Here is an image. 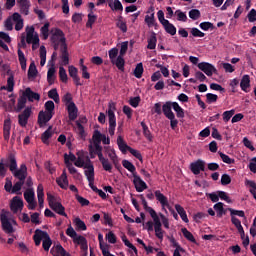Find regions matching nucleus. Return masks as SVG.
Returning <instances> with one entry per match:
<instances>
[{"instance_id":"nucleus-47","label":"nucleus","mask_w":256,"mask_h":256,"mask_svg":"<svg viewBox=\"0 0 256 256\" xmlns=\"http://www.w3.org/2000/svg\"><path fill=\"white\" fill-rule=\"evenodd\" d=\"M181 232L185 239H187V241H190V243H197V240H195V236H193V234L189 230H187V228H182Z\"/></svg>"},{"instance_id":"nucleus-34","label":"nucleus","mask_w":256,"mask_h":256,"mask_svg":"<svg viewBox=\"0 0 256 256\" xmlns=\"http://www.w3.org/2000/svg\"><path fill=\"white\" fill-rule=\"evenodd\" d=\"M27 105V98L25 97L24 94L18 98V103H17V108L16 112L21 113L23 109H25V106Z\"/></svg>"},{"instance_id":"nucleus-5","label":"nucleus","mask_w":256,"mask_h":256,"mask_svg":"<svg viewBox=\"0 0 256 256\" xmlns=\"http://www.w3.org/2000/svg\"><path fill=\"white\" fill-rule=\"evenodd\" d=\"M198 69L205 73L207 77H213V73H217V68L213 66V64L209 62H201L197 65Z\"/></svg>"},{"instance_id":"nucleus-10","label":"nucleus","mask_w":256,"mask_h":256,"mask_svg":"<svg viewBox=\"0 0 256 256\" xmlns=\"http://www.w3.org/2000/svg\"><path fill=\"white\" fill-rule=\"evenodd\" d=\"M53 115L49 112H45V111H40L38 114V125L39 127H45V125H47V123H49L50 119H53Z\"/></svg>"},{"instance_id":"nucleus-29","label":"nucleus","mask_w":256,"mask_h":256,"mask_svg":"<svg viewBox=\"0 0 256 256\" xmlns=\"http://www.w3.org/2000/svg\"><path fill=\"white\" fill-rule=\"evenodd\" d=\"M44 239L42 242V247L44 249V251H49V249H51V245H53V241L51 240V237L49 236V234L46 233H42Z\"/></svg>"},{"instance_id":"nucleus-16","label":"nucleus","mask_w":256,"mask_h":256,"mask_svg":"<svg viewBox=\"0 0 256 256\" xmlns=\"http://www.w3.org/2000/svg\"><path fill=\"white\" fill-rule=\"evenodd\" d=\"M67 111L69 120L75 121V119H77V113H79V109L77 108V105H75V102H71L67 105Z\"/></svg>"},{"instance_id":"nucleus-6","label":"nucleus","mask_w":256,"mask_h":256,"mask_svg":"<svg viewBox=\"0 0 256 256\" xmlns=\"http://www.w3.org/2000/svg\"><path fill=\"white\" fill-rule=\"evenodd\" d=\"M65 41V38L60 39V43H62L60 56L62 67L69 65V52L67 51V44L65 43Z\"/></svg>"},{"instance_id":"nucleus-49","label":"nucleus","mask_w":256,"mask_h":256,"mask_svg":"<svg viewBox=\"0 0 256 256\" xmlns=\"http://www.w3.org/2000/svg\"><path fill=\"white\" fill-rule=\"evenodd\" d=\"M24 199L26 202L35 201V191H33V188H29L24 192Z\"/></svg>"},{"instance_id":"nucleus-54","label":"nucleus","mask_w":256,"mask_h":256,"mask_svg":"<svg viewBox=\"0 0 256 256\" xmlns=\"http://www.w3.org/2000/svg\"><path fill=\"white\" fill-rule=\"evenodd\" d=\"M47 81L49 85H53V83H55V67H51L48 69Z\"/></svg>"},{"instance_id":"nucleus-63","label":"nucleus","mask_w":256,"mask_h":256,"mask_svg":"<svg viewBox=\"0 0 256 256\" xmlns=\"http://www.w3.org/2000/svg\"><path fill=\"white\" fill-rule=\"evenodd\" d=\"M59 77L62 83H67L68 77H67V71L63 66L59 67Z\"/></svg>"},{"instance_id":"nucleus-18","label":"nucleus","mask_w":256,"mask_h":256,"mask_svg":"<svg viewBox=\"0 0 256 256\" xmlns=\"http://www.w3.org/2000/svg\"><path fill=\"white\" fill-rule=\"evenodd\" d=\"M173 102L167 101L162 105V113L168 119L169 117H173L175 113H173Z\"/></svg>"},{"instance_id":"nucleus-14","label":"nucleus","mask_w":256,"mask_h":256,"mask_svg":"<svg viewBox=\"0 0 256 256\" xmlns=\"http://www.w3.org/2000/svg\"><path fill=\"white\" fill-rule=\"evenodd\" d=\"M10 209L13 213H17L19 210L21 211V209H23V199L15 196L10 204Z\"/></svg>"},{"instance_id":"nucleus-32","label":"nucleus","mask_w":256,"mask_h":256,"mask_svg":"<svg viewBox=\"0 0 256 256\" xmlns=\"http://www.w3.org/2000/svg\"><path fill=\"white\" fill-rule=\"evenodd\" d=\"M175 209L178 215H180L182 221H184V223H189V218H187V212L185 211V208L179 204H176Z\"/></svg>"},{"instance_id":"nucleus-11","label":"nucleus","mask_w":256,"mask_h":256,"mask_svg":"<svg viewBox=\"0 0 256 256\" xmlns=\"http://www.w3.org/2000/svg\"><path fill=\"white\" fill-rule=\"evenodd\" d=\"M154 195H155L157 201H159V203L163 209H165V207H167V209H169L171 211V205H169V200L167 199L166 196H164L163 193H161L160 190H156L154 192Z\"/></svg>"},{"instance_id":"nucleus-41","label":"nucleus","mask_w":256,"mask_h":256,"mask_svg":"<svg viewBox=\"0 0 256 256\" xmlns=\"http://www.w3.org/2000/svg\"><path fill=\"white\" fill-rule=\"evenodd\" d=\"M150 10L152 11L151 15L145 16V23L148 25V27H153L155 25V8L151 7Z\"/></svg>"},{"instance_id":"nucleus-48","label":"nucleus","mask_w":256,"mask_h":256,"mask_svg":"<svg viewBox=\"0 0 256 256\" xmlns=\"http://www.w3.org/2000/svg\"><path fill=\"white\" fill-rule=\"evenodd\" d=\"M45 63H47V49L45 46L40 47V65L41 67L45 66Z\"/></svg>"},{"instance_id":"nucleus-59","label":"nucleus","mask_w":256,"mask_h":256,"mask_svg":"<svg viewBox=\"0 0 256 256\" xmlns=\"http://www.w3.org/2000/svg\"><path fill=\"white\" fill-rule=\"evenodd\" d=\"M66 235H68V237H71L74 243L76 239H79V235H77V232L75 231V229H73V226H69L67 228Z\"/></svg>"},{"instance_id":"nucleus-12","label":"nucleus","mask_w":256,"mask_h":256,"mask_svg":"<svg viewBox=\"0 0 256 256\" xmlns=\"http://www.w3.org/2000/svg\"><path fill=\"white\" fill-rule=\"evenodd\" d=\"M190 170L194 175H199L201 171H205V161L197 160L190 164Z\"/></svg>"},{"instance_id":"nucleus-51","label":"nucleus","mask_w":256,"mask_h":256,"mask_svg":"<svg viewBox=\"0 0 256 256\" xmlns=\"http://www.w3.org/2000/svg\"><path fill=\"white\" fill-rule=\"evenodd\" d=\"M74 224L79 229V231H87V225L81 218L77 217L74 219Z\"/></svg>"},{"instance_id":"nucleus-9","label":"nucleus","mask_w":256,"mask_h":256,"mask_svg":"<svg viewBox=\"0 0 256 256\" xmlns=\"http://www.w3.org/2000/svg\"><path fill=\"white\" fill-rule=\"evenodd\" d=\"M133 184L138 193H143V191L147 189V183H145V181H143V179H141L137 174H134L133 176Z\"/></svg>"},{"instance_id":"nucleus-23","label":"nucleus","mask_w":256,"mask_h":256,"mask_svg":"<svg viewBox=\"0 0 256 256\" xmlns=\"http://www.w3.org/2000/svg\"><path fill=\"white\" fill-rule=\"evenodd\" d=\"M74 243H76V245H80L81 251H84V255H87L89 246L87 245V238H85V236L79 235L78 239H76Z\"/></svg>"},{"instance_id":"nucleus-58","label":"nucleus","mask_w":256,"mask_h":256,"mask_svg":"<svg viewBox=\"0 0 256 256\" xmlns=\"http://www.w3.org/2000/svg\"><path fill=\"white\" fill-rule=\"evenodd\" d=\"M199 27L202 29V31H213L215 29V25H213L211 22H201Z\"/></svg>"},{"instance_id":"nucleus-24","label":"nucleus","mask_w":256,"mask_h":256,"mask_svg":"<svg viewBox=\"0 0 256 256\" xmlns=\"http://www.w3.org/2000/svg\"><path fill=\"white\" fill-rule=\"evenodd\" d=\"M3 137L5 141H9L11 137V119H6L3 126Z\"/></svg>"},{"instance_id":"nucleus-33","label":"nucleus","mask_w":256,"mask_h":256,"mask_svg":"<svg viewBox=\"0 0 256 256\" xmlns=\"http://www.w3.org/2000/svg\"><path fill=\"white\" fill-rule=\"evenodd\" d=\"M240 87L242 91H245L247 93V89L251 87V79L249 78V75H244L240 82Z\"/></svg>"},{"instance_id":"nucleus-26","label":"nucleus","mask_w":256,"mask_h":256,"mask_svg":"<svg viewBox=\"0 0 256 256\" xmlns=\"http://www.w3.org/2000/svg\"><path fill=\"white\" fill-rule=\"evenodd\" d=\"M140 199L142 201L144 210L147 211V213H149L151 217H155L157 215V212L147 204V200H145V196H143V194L140 195Z\"/></svg>"},{"instance_id":"nucleus-31","label":"nucleus","mask_w":256,"mask_h":256,"mask_svg":"<svg viewBox=\"0 0 256 256\" xmlns=\"http://www.w3.org/2000/svg\"><path fill=\"white\" fill-rule=\"evenodd\" d=\"M112 65H114L115 67H117V69H119V71H125V59L123 58V56H118L114 61L111 62Z\"/></svg>"},{"instance_id":"nucleus-8","label":"nucleus","mask_w":256,"mask_h":256,"mask_svg":"<svg viewBox=\"0 0 256 256\" xmlns=\"http://www.w3.org/2000/svg\"><path fill=\"white\" fill-rule=\"evenodd\" d=\"M31 107H26L24 111L18 115V123L20 127H27V123H29V117H31Z\"/></svg>"},{"instance_id":"nucleus-1","label":"nucleus","mask_w":256,"mask_h":256,"mask_svg":"<svg viewBox=\"0 0 256 256\" xmlns=\"http://www.w3.org/2000/svg\"><path fill=\"white\" fill-rule=\"evenodd\" d=\"M8 167L12 173V175L18 179L19 181L25 182V179H27V165L21 164L20 168L17 169V158L15 157V154L10 153L8 155Z\"/></svg>"},{"instance_id":"nucleus-60","label":"nucleus","mask_w":256,"mask_h":256,"mask_svg":"<svg viewBox=\"0 0 256 256\" xmlns=\"http://www.w3.org/2000/svg\"><path fill=\"white\" fill-rule=\"evenodd\" d=\"M94 154L98 155V159H103V146L101 144H94Z\"/></svg>"},{"instance_id":"nucleus-35","label":"nucleus","mask_w":256,"mask_h":256,"mask_svg":"<svg viewBox=\"0 0 256 256\" xmlns=\"http://www.w3.org/2000/svg\"><path fill=\"white\" fill-rule=\"evenodd\" d=\"M51 129H53V126H49L48 129L45 132H43L41 136V141L45 145L49 144V139L53 137V133L51 132Z\"/></svg>"},{"instance_id":"nucleus-19","label":"nucleus","mask_w":256,"mask_h":256,"mask_svg":"<svg viewBox=\"0 0 256 256\" xmlns=\"http://www.w3.org/2000/svg\"><path fill=\"white\" fill-rule=\"evenodd\" d=\"M56 183L61 189H68L69 180L67 179V172H65V170L62 172L61 176L56 179Z\"/></svg>"},{"instance_id":"nucleus-53","label":"nucleus","mask_w":256,"mask_h":256,"mask_svg":"<svg viewBox=\"0 0 256 256\" xmlns=\"http://www.w3.org/2000/svg\"><path fill=\"white\" fill-rule=\"evenodd\" d=\"M218 155L222 159L223 163H226L227 165H233V163H235V159L229 157V155L223 152H218Z\"/></svg>"},{"instance_id":"nucleus-27","label":"nucleus","mask_w":256,"mask_h":256,"mask_svg":"<svg viewBox=\"0 0 256 256\" xmlns=\"http://www.w3.org/2000/svg\"><path fill=\"white\" fill-rule=\"evenodd\" d=\"M35 27H26V43L31 44L35 41Z\"/></svg>"},{"instance_id":"nucleus-57","label":"nucleus","mask_w":256,"mask_h":256,"mask_svg":"<svg viewBox=\"0 0 256 256\" xmlns=\"http://www.w3.org/2000/svg\"><path fill=\"white\" fill-rule=\"evenodd\" d=\"M143 63H138L134 69V76L136 79H141L143 77Z\"/></svg>"},{"instance_id":"nucleus-2","label":"nucleus","mask_w":256,"mask_h":256,"mask_svg":"<svg viewBox=\"0 0 256 256\" xmlns=\"http://www.w3.org/2000/svg\"><path fill=\"white\" fill-rule=\"evenodd\" d=\"M7 211L2 210L0 213V221L2 225V230L4 233H7V235H11V233H15V228H13V224H11V221H9V218L7 217Z\"/></svg>"},{"instance_id":"nucleus-4","label":"nucleus","mask_w":256,"mask_h":256,"mask_svg":"<svg viewBox=\"0 0 256 256\" xmlns=\"http://www.w3.org/2000/svg\"><path fill=\"white\" fill-rule=\"evenodd\" d=\"M107 113L109 119L108 133L113 137V135H115V127H117V118L115 117V112L113 111L112 106H109Z\"/></svg>"},{"instance_id":"nucleus-13","label":"nucleus","mask_w":256,"mask_h":256,"mask_svg":"<svg viewBox=\"0 0 256 256\" xmlns=\"http://www.w3.org/2000/svg\"><path fill=\"white\" fill-rule=\"evenodd\" d=\"M23 95L30 103H33V101H39L41 99V95H39L37 92H33V90H31L29 87L25 89Z\"/></svg>"},{"instance_id":"nucleus-21","label":"nucleus","mask_w":256,"mask_h":256,"mask_svg":"<svg viewBox=\"0 0 256 256\" xmlns=\"http://www.w3.org/2000/svg\"><path fill=\"white\" fill-rule=\"evenodd\" d=\"M20 7V13L22 15H29V7H31V2L29 0H17Z\"/></svg>"},{"instance_id":"nucleus-61","label":"nucleus","mask_w":256,"mask_h":256,"mask_svg":"<svg viewBox=\"0 0 256 256\" xmlns=\"http://www.w3.org/2000/svg\"><path fill=\"white\" fill-rule=\"evenodd\" d=\"M108 55H109L110 63H112V61H115L117 57H119V49L115 47L110 49L108 51Z\"/></svg>"},{"instance_id":"nucleus-44","label":"nucleus","mask_w":256,"mask_h":256,"mask_svg":"<svg viewBox=\"0 0 256 256\" xmlns=\"http://www.w3.org/2000/svg\"><path fill=\"white\" fill-rule=\"evenodd\" d=\"M116 27H118L122 33H127V23L123 21V16L117 18Z\"/></svg>"},{"instance_id":"nucleus-46","label":"nucleus","mask_w":256,"mask_h":256,"mask_svg":"<svg viewBox=\"0 0 256 256\" xmlns=\"http://www.w3.org/2000/svg\"><path fill=\"white\" fill-rule=\"evenodd\" d=\"M13 87H15V78L13 77V75H11L8 79H7V87L2 86L1 89L3 90H7L8 93H12L13 91Z\"/></svg>"},{"instance_id":"nucleus-50","label":"nucleus","mask_w":256,"mask_h":256,"mask_svg":"<svg viewBox=\"0 0 256 256\" xmlns=\"http://www.w3.org/2000/svg\"><path fill=\"white\" fill-rule=\"evenodd\" d=\"M50 23L46 22L43 27H41L40 29V33L44 39V41H46V39H49V27H50Z\"/></svg>"},{"instance_id":"nucleus-52","label":"nucleus","mask_w":256,"mask_h":256,"mask_svg":"<svg viewBox=\"0 0 256 256\" xmlns=\"http://www.w3.org/2000/svg\"><path fill=\"white\" fill-rule=\"evenodd\" d=\"M45 112L50 113L51 115H55V103L51 100L47 101L44 105Z\"/></svg>"},{"instance_id":"nucleus-40","label":"nucleus","mask_w":256,"mask_h":256,"mask_svg":"<svg viewBox=\"0 0 256 256\" xmlns=\"http://www.w3.org/2000/svg\"><path fill=\"white\" fill-rule=\"evenodd\" d=\"M99 161L104 171H108V173H111V171H113V165H111V162H109V159L103 157V158H100Z\"/></svg>"},{"instance_id":"nucleus-22","label":"nucleus","mask_w":256,"mask_h":256,"mask_svg":"<svg viewBox=\"0 0 256 256\" xmlns=\"http://www.w3.org/2000/svg\"><path fill=\"white\" fill-rule=\"evenodd\" d=\"M52 211H55L58 215H61L62 217H67V213H65V208L63 207V204L60 202H54L50 206Z\"/></svg>"},{"instance_id":"nucleus-55","label":"nucleus","mask_w":256,"mask_h":256,"mask_svg":"<svg viewBox=\"0 0 256 256\" xmlns=\"http://www.w3.org/2000/svg\"><path fill=\"white\" fill-rule=\"evenodd\" d=\"M103 139V134L99 130H94L92 140H93V145L96 144H101V141Z\"/></svg>"},{"instance_id":"nucleus-45","label":"nucleus","mask_w":256,"mask_h":256,"mask_svg":"<svg viewBox=\"0 0 256 256\" xmlns=\"http://www.w3.org/2000/svg\"><path fill=\"white\" fill-rule=\"evenodd\" d=\"M173 109L176 112V117H178V119H183L185 117V110L179 106V103L173 102Z\"/></svg>"},{"instance_id":"nucleus-36","label":"nucleus","mask_w":256,"mask_h":256,"mask_svg":"<svg viewBox=\"0 0 256 256\" xmlns=\"http://www.w3.org/2000/svg\"><path fill=\"white\" fill-rule=\"evenodd\" d=\"M166 33L169 35H177V28L171 22L167 21L166 23L162 24Z\"/></svg>"},{"instance_id":"nucleus-56","label":"nucleus","mask_w":256,"mask_h":256,"mask_svg":"<svg viewBox=\"0 0 256 256\" xmlns=\"http://www.w3.org/2000/svg\"><path fill=\"white\" fill-rule=\"evenodd\" d=\"M48 97H49V99H53V101L55 103H59V101H60L59 92H57L56 88L49 90Z\"/></svg>"},{"instance_id":"nucleus-28","label":"nucleus","mask_w":256,"mask_h":256,"mask_svg":"<svg viewBox=\"0 0 256 256\" xmlns=\"http://www.w3.org/2000/svg\"><path fill=\"white\" fill-rule=\"evenodd\" d=\"M43 233H47V232H45L43 230H39V229L35 230L33 240L35 242L36 247H39V245H41V241H43V239H45V236H43Z\"/></svg>"},{"instance_id":"nucleus-20","label":"nucleus","mask_w":256,"mask_h":256,"mask_svg":"<svg viewBox=\"0 0 256 256\" xmlns=\"http://www.w3.org/2000/svg\"><path fill=\"white\" fill-rule=\"evenodd\" d=\"M65 39V33H63V30L59 28H55L52 36L50 37V41L52 43H61V39Z\"/></svg>"},{"instance_id":"nucleus-37","label":"nucleus","mask_w":256,"mask_h":256,"mask_svg":"<svg viewBox=\"0 0 256 256\" xmlns=\"http://www.w3.org/2000/svg\"><path fill=\"white\" fill-rule=\"evenodd\" d=\"M122 166L124 169H127V171H129L131 174L137 175V172H135L137 171L135 165H133V163H131L129 160H123Z\"/></svg>"},{"instance_id":"nucleus-38","label":"nucleus","mask_w":256,"mask_h":256,"mask_svg":"<svg viewBox=\"0 0 256 256\" xmlns=\"http://www.w3.org/2000/svg\"><path fill=\"white\" fill-rule=\"evenodd\" d=\"M97 21V15L93 14V10H89L88 21L86 22V27L88 29H93V25Z\"/></svg>"},{"instance_id":"nucleus-3","label":"nucleus","mask_w":256,"mask_h":256,"mask_svg":"<svg viewBox=\"0 0 256 256\" xmlns=\"http://www.w3.org/2000/svg\"><path fill=\"white\" fill-rule=\"evenodd\" d=\"M22 49H26L27 48V42H25V37L21 38L20 43L18 44V60L20 63V67L22 69V71H25L27 69V58H25V53H23Z\"/></svg>"},{"instance_id":"nucleus-62","label":"nucleus","mask_w":256,"mask_h":256,"mask_svg":"<svg viewBox=\"0 0 256 256\" xmlns=\"http://www.w3.org/2000/svg\"><path fill=\"white\" fill-rule=\"evenodd\" d=\"M189 17L193 21H197V19L201 18V11L199 9H192L189 11Z\"/></svg>"},{"instance_id":"nucleus-39","label":"nucleus","mask_w":256,"mask_h":256,"mask_svg":"<svg viewBox=\"0 0 256 256\" xmlns=\"http://www.w3.org/2000/svg\"><path fill=\"white\" fill-rule=\"evenodd\" d=\"M155 47H157V34L153 32L148 38L147 49L153 50Z\"/></svg>"},{"instance_id":"nucleus-30","label":"nucleus","mask_w":256,"mask_h":256,"mask_svg":"<svg viewBox=\"0 0 256 256\" xmlns=\"http://www.w3.org/2000/svg\"><path fill=\"white\" fill-rule=\"evenodd\" d=\"M117 145H118L121 153H127V151H129V149H131V147L129 145H127V143L121 136H118V138H117Z\"/></svg>"},{"instance_id":"nucleus-42","label":"nucleus","mask_w":256,"mask_h":256,"mask_svg":"<svg viewBox=\"0 0 256 256\" xmlns=\"http://www.w3.org/2000/svg\"><path fill=\"white\" fill-rule=\"evenodd\" d=\"M140 125H141V127H142V129H143V135H144V137H146L147 140H149V141H153V135L151 134V130H149V127L147 126V124H145V122L142 121V122L140 123Z\"/></svg>"},{"instance_id":"nucleus-15","label":"nucleus","mask_w":256,"mask_h":256,"mask_svg":"<svg viewBox=\"0 0 256 256\" xmlns=\"http://www.w3.org/2000/svg\"><path fill=\"white\" fill-rule=\"evenodd\" d=\"M68 73H69L70 77H72L75 85H77V86L83 85V83H81V78L78 75L79 70H77V68L75 66H69Z\"/></svg>"},{"instance_id":"nucleus-25","label":"nucleus","mask_w":256,"mask_h":256,"mask_svg":"<svg viewBox=\"0 0 256 256\" xmlns=\"http://www.w3.org/2000/svg\"><path fill=\"white\" fill-rule=\"evenodd\" d=\"M51 253L53 256H71V254L67 253L65 248L61 246V244H58L55 246V248H52Z\"/></svg>"},{"instance_id":"nucleus-64","label":"nucleus","mask_w":256,"mask_h":256,"mask_svg":"<svg viewBox=\"0 0 256 256\" xmlns=\"http://www.w3.org/2000/svg\"><path fill=\"white\" fill-rule=\"evenodd\" d=\"M217 99H219V96L217 94L213 93H207L206 94V103L211 105V103H217Z\"/></svg>"},{"instance_id":"nucleus-7","label":"nucleus","mask_w":256,"mask_h":256,"mask_svg":"<svg viewBox=\"0 0 256 256\" xmlns=\"http://www.w3.org/2000/svg\"><path fill=\"white\" fill-rule=\"evenodd\" d=\"M152 219L154 221V231H155V236L160 239L163 240V233H165V231H163V224L161 223V219L159 218V215L156 214V216H152Z\"/></svg>"},{"instance_id":"nucleus-17","label":"nucleus","mask_w":256,"mask_h":256,"mask_svg":"<svg viewBox=\"0 0 256 256\" xmlns=\"http://www.w3.org/2000/svg\"><path fill=\"white\" fill-rule=\"evenodd\" d=\"M84 169V175L87 180L89 179H95V167L91 164V160L88 159V163L85 164Z\"/></svg>"},{"instance_id":"nucleus-43","label":"nucleus","mask_w":256,"mask_h":256,"mask_svg":"<svg viewBox=\"0 0 256 256\" xmlns=\"http://www.w3.org/2000/svg\"><path fill=\"white\" fill-rule=\"evenodd\" d=\"M37 66L35 65V62H31L29 69H28V79H35L37 77Z\"/></svg>"}]
</instances>
